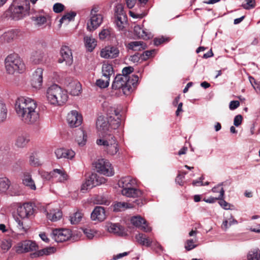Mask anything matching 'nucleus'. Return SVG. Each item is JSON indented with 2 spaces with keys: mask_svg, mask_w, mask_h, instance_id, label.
Instances as JSON below:
<instances>
[{
  "mask_svg": "<svg viewBox=\"0 0 260 260\" xmlns=\"http://www.w3.org/2000/svg\"><path fill=\"white\" fill-rule=\"evenodd\" d=\"M121 191L123 196L127 198H138L142 194V191L132 186L127 188L122 189Z\"/></svg>",
  "mask_w": 260,
  "mask_h": 260,
  "instance_id": "obj_27",
  "label": "nucleus"
},
{
  "mask_svg": "<svg viewBox=\"0 0 260 260\" xmlns=\"http://www.w3.org/2000/svg\"><path fill=\"white\" fill-rule=\"evenodd\" d=\"M66 92H69L74 96L78 95L81 91V85L79 81L71 78H68L64 81Z\"/></svg>",
  "mask_w": 260,
  "mask_h": 260,
  "instance_id": "obj_9",
  "label": "nucleus"
},
{
  "mask_svg": "<svg viewBox=\"0 0 260 260\" xmlns=\"http://www.w3.org/2000/svg\"><path fill=\"white\" fill-rule=\"evenodd\" d=\"M15 110L18 117L26 124H32L39 120L37 104L32 99L25 97L18 98L15 103Z\"/></svg>",
  "mask_w": 260,
  "mask_h": 260,
  "instance_id": "obj_1",
  "label": "nucleus"
},
{
  "mask_svg": "<svg viewBox=\"0 0 260 260\" xmlns=\"http://www.w3.org/2000/svg\"><path fill=\"white\" fill-rule=\"evenodd\" d=\"M5 64L6 71L10 74L21 73L25 70L24 63L16 54L9 55L5 59Z\"/></svg>",
  "mask_w": 260,
  "mask_h": 260,
  "instance_id": "obj_4",
  "label": "nucleus"
},
{
  "mask_svg": "<svg viewBox=\"0 0 260 260\" xmlns=\"http://www.w3.org/2000/svg\"><path fill=\"white\" fill-rule=\"evenodd\" d=\"M106 179L103 177L99 176L96 173H92L86 180L85 183L89 189L93 187L99 185L105 182Z\"/></svg>",
  "mask_w": 260,
  "mask_h": 260,
  "instance_id": "obj_16",
  "label": "nucleus"
},
{
  "mask_svg": "<svg viewBox=\"0 0 260 260\" xmlns=\"http://www.w3.org/2000/svg\"><path fill=\"white\" fill-rule=\"evenodd\" d=\"M115 12L116 16L126 17V15L123 12L122 6L121 4H118L116 6Z\"/></svg>",
  "mask_w": 260,
  "mask_h": 260,
  "instance_id": "obj_56",
  "label": "nucleus"
},
{
  "mask_svg": "<svg viewBox=\"0 0 260 260\" xmlns=\"http://www.w3.org/2000/svg\"><path fill=\"white\" fill-rule=\"evenodd\" d=\"M92 220L102 221L106 218L105 210L104 207L96 206L91 214Z\"/></svg>",
  "mask_w": 260,
  "mask_h": 260,
  "instance_id": "obj_23",
  "label": "nucleus"
},
{
  "mask_svg": "<svg viewBox=\"0 0 260 260\" xmlns=\"http://www.w3.org/2000/svg\"><path fill=\"white\" fill-rule=\"evenodd\" d=\"M76 15V13L75 12L68 13L61 17L59 22L61 24L65 22L66 21L69 22L70 21L74 20Z\"/></svg>",
  "mask_w": 260,
  "mask_h": 260,
  "instance_id": "obj_50",
  "label": "nucleus"
},
{
  "mask_svg": "<svg viewBox=\"0 0 260 260\" xmlns=\"http://www.w3.org/2000/svg\"><path fill=\"white\" fill-rule=\"evenodd\" d=\"M55 154L57 159H72L75 155V152L71 150L65 148H58L55 150Z\"/></svg>",
  "mask_w": 260,
  "mask_h": 260,
  "instance_id": "obj_22",
  "label": "nucleus"
},
{
  "mask_svg": "<svg viewBox=\"0 0 260 260\" xmlns=\"http://www.w3.org/2000/svg\"><path fill=\"white\" fill-rule=\"evenodd\" d=\"M142 204V201L140 199L136 200L133 203L116 202L113 205V211H122L126 209L135 208L137 206H141Z\"/></svg>",
  "mask_w": 260,
  "mask_h": 260,
  "instance_id": "obj_12",
  "label": "nucleus"
},
{
  "mask_svg": "<svg viewBox=\"0 0 260 260\" xmlns=\"http://www.w3.org/2000/svg\"><path fill=\"white\" fill-rule=\"evenodd\" d=\"M67 120L71 127H77L81 124L82 117L77 111L73 110L68 114Z\"/></svg>",
  "mask_w": 260,
  "mask_h": 260,
  "instance_id": "obj_14",
  "label": "nucleus"
},
{
  "mask_svg": "<svg viewBox=\"0 0 260 260\" xmlns=\"http://www.w3.org/2000/svg\"><path fill=\"white\" fill-rule=\"evenodd\" d=\"M85 46L89 52H91L96 46V42L94 38L91 36H85L84 37Z\"/></svg>",
  "mask_w": 260,
  "mask_h": 260,
  "instance_id": "obj_36",
  "label": "nucleus"
},
{
  "mask_svg": "<svg viewBox=\"0 0 260 260\" xmlns=\"http://www.w3.org/2000/svg\"><path fill=\"white\" fill-rule=\"evenodd\" d=\"M96 144L99 146H103L104 150L109 155H114L119 151L118 142L112 134H106L103 139H97Z\"/></svg>",
  "mask_w": 260,
  "mask_h": 260,
  "instance_id": "obj_3",
  "label": "nucleus"
},
{
  "mask_svg": "<svg viewBox=\"0 0 260 260\" xmlns=\"http://www.w3.org/2000/svg\"><path fill=\"white\" fill-rule=\"evenodd\" d=\"M47 209L49 212H47V217L51 221H56L62 217V212L59 209H50V205L48 206Z\"/></svg>",
  "mask_w": 260,
  "mask_h": 260,
  "instance_id": "obj_26",
  "label": "nucleus"
},
{
  "mask_svg": "<svg viewBox=\"0 0 260 260\" xmlns=\"http://www.w3.org/2000/svg\"><path fill=\"white\" fill-rule=\"evenodd\" d=\"M126 18V17L116 16L115 23L119 30L123 29L124 27V22L125 21Z\"/></svg>",
  "mask_w": 260,
  "mask_h": 260,
  "instance_id": "obj_53",
  "label": "nucleus"
},
{
  "mask_svg": "<svg viewBox=\"0 0 260 260\" xmlns=\"http://www.w3.org/2000/svg\"><path fill=\"white\" fill-rule=\"evenodd\" d=\"M22 183L23 185L31 190H35L36 189L35 181L31 177V175L28 172H25L23 174Z\"/></svg>",
  "mask_w": 260,
  "mask_h": 260,
  "instance_id": "obj_28",
  "label": "nucleus"
},
{
  "mask_svg": "<svg viewBox=\"0 0 260 260\" xmlns=\"http://www.w3.org/2000/svg\"><path fill=\"white\" fill-rule=\"evenodd\" d=\"M76 141L79 146H84L86 142L87 136L83 129H79L76 132Z\"/></svg>",
  "mask_w": 260,
  "mask_h": 260,
  "instance_id": "obj_41",
  "label": "nucleus"
},
{
  "mask_svg": "<svg viewBox=\"0 0 260 260\" xmlns=\"http://www.w3.org/2000/svg\"><path fill=\"white\" fill-rule=\"evenodd\" d=\"M43 56L41 51H36L32 55V60L35 63H40L43 61Z\"/></svg>",
  "mask_w": 260,
  "mask_h": 260,
  "instance_id": "obj_54",
  "label": "nucleus"
},
{
  "mask_svg": "<svg viewBox=\"0 0 260 260\" xmlns=\"http://www.w3.org/2000/svg\"><path fill=\"white\" fill-rule=\"evenodd\" d=\"M240 106V102L238 101H232L229 105V108L231 110L237 109Z\"/></svg>",
  "mask_w": 260,
  "mask_h": 260,
  "instance_id": "obj_62",
  "label": "nucleus"
},
{
  "mask_svg": "<svg viewBox=\"0 0 260 260\" xmlns=\"http://www.w3.org/2000/svg\"><path fill=\"white\" fill-rule=\"evenodd\" d=\"M224 190L223 188H221L220 190V194L217 197V199L219 200L218 203L220 206L225 210L230 209L231 204L226 202L224 199Z\"/></svg>",
  "mask_w": 260,
  "mask_h": 260,
  "instance_id": "obj_44",
  "label": "nucleus"
},
{
  "mask_svg": "<svg viewBox=\"0 0 260 260\" xmlns=\"http://www.w3.org/2000/svg\"><path fill=\"white\" fill-rule=\"evenodd\" d=\"M95 167L98 172L107 176H112L114 175V171L111 167L110 162L105 159H98L95 162Z\"/></svg>",
  "mask_w": 260,
  "mask_h": 260,
  "instance_id": "obj_8",
  "label": "nucleus"
},
{
  "mask_svg": "<svg viewBox=\"0 0 260 260\" xmlns=\"http://www.w3.org/2000/svg\"><path fill=\"white\" fill-rule=\"evenodd\" d=\"M242 116L241 115H236L234 120V124L236 126H239L242 122Z\"/></svg>",
  "mask_w": 260,
  "mask_h": 260,
  "instance_id": "obj_63",
  "label": "nucleus"
},
{
  "mask_svg": "<svg viewBox=\"0 0 260 260\" xmlns=\"http://www.w3.org/2000/svg\"><path fill=\"white\" fill-rule=\"evenodd\" d=\"M238 221L231 215L229 218H224L221 225V229L226 231L232 225L236 224Z\"/></svg>",
  "mask_w": 260,
  "mask_h": 260,
  "instance_id": "obj_39",
  "label": "nucleus"
},
{
  "mask_svg": "<svg viewBox=\"0 0 260 260\" xmlns=\"http://www.w3.org/2000/svg\"><path fill=\"white\" fill-rule=\"evenodd\" d=\"M83 217V214L80 212H75L70 216L71 223L72 224H77L80 222Z\"/></svg>",
  "mask_w": 260,
  "mask_h": 260,
  "instance_id": "obj_49",
  "label": "nucleus"
},
{
  "mask_svg": "<svg viewBox=\"0 0 260 260\" xmlns=\"http://www.w3.org/2000/svg\"><path fill=\"white\" fill-rule=\"evenodd\" d=\"M110 34V32L108 29H103L99 33V37L100 39L103 40Z\"/></svg>",
  "mask_w": 260,
  "mask_h": 260,
  "instance_id": "obj_64",
  "label": "nucleus"
},
{
  "mask_svg": "<svg viewBox=\"0 0 260 260\" xmlns=\"http://www.w3.org/2000/svg\"><path fill=\"white\" fill-rule=\"evenodd\" d=\"M29 141V137L27 133H19L16 137L15 145L18 148H23L27 146Z\"/></svg>",
  "mask_w": 260,
  "mask_h": 260,
  "instance_id": "obj_21",
  "label": "nucleus"
},
{
  "mask_svg": "<svg viewBox=\"0 0 260 260\" xmlns=\"http://www.w3.org/2000/svg\"><path fill=\"white\" fill-rule=\"evenodd\" d=\"M94 202L96 204H103L108 205L109 201L107 198L104 195H98L95 197Z\"/></svg>",
  "mask_w": 260,
  "mask_h": 260,
  "instance_id": "obj_51",
  "label": "nucleus"
},
{
  "mask_svg": "<svg viewBox=\"0 0 260 260\" xmlns=\"http://www.w3.org/2000/svg\"><path fill=\"white\" fill-rule=\"evenodd\" d=\"M64 6L61 3H56L53 5V9L54 12L59 13L64 9Z\"/></svg>",
  "mask_w": 260,
  "mask_h": 260,
  "instance_id": "obj_59",
  "label": "nucleus"
},
{
  "mask_svg": "<svg viewBox=\"0 0 260 260\" xmlns=\"http://www.w3.org/2000/svg\"><path fill=\"white\" fill-rule=\"evenodd\" d=\"M11 181L6 177H0V194H5L10 188Z\"/></svg>",
  "mask_w": 260,
  "mask_h": 260,
  "instance_id": "obj_33",
  "label": "nucleus"
},
{
  "mask_svg": "<svg viewBox=\"0 0 260 260\" xmlns=\"http://www.w3.org/2000/svg\"><path fill=\"white\" fill-rule=\"evenodd\" d=\"M246 3L242 4L243 8L246 10H249L254 8L255 1L254 0H246Z\"/></svg>",
  "mask_w": 260,
  "mask_h": 260,
  "instance_id": "obj_57",
  "label": "nucleus"
},
{
  "mask_svg": "<svg viewBox=\"0 0 260 260\" xmlns=\"http://www.w3.org/2000/svg\"><path fill=\"white\" fill-rule=\"evenodd\" d=\"M56 249L54 247H47L31 254V257L34 258L44 255H49L54 253Z\"/></svg>",
  "mask_w": 260,
  "mask_h": 260,
  "instance_id": "obj_34",
  "label": "nucleus"
},
{
  "mask_svg": "<svg viewBox=\"0 0 260 260\" xmlns=\"http://www.w3.org/2000/svg\"><path fill=\"white\" fill-rule=\"evenodd\" d=\"M43 72L42 68H38L33 73L31 79V84L34 88H40L43 82Z\"/></svg>",
  "mask_w": 260,
  "mask_h": 260,
  "instance_id": "obj_17",
  "label": "nucleus"
},
{
  "mask_svg": "<svg viewBox=\"0 0 260 260\" xmlns=\"http://www.w3.org/2000/svg\"><path fill=\"white\" fill-rule=\"evenodd\" d=\"M29 161L30 165L32 166L36 167L41 165V162L36 152L31 153L29 156Z\"/></svg>",
  "mask_w": 260,
  "mask_h": 260,
  "instance_id": "obj_46",
  "label": "nucleus"
},
{
  "mask_svg": "<svg viewBox=\"0 0 260 260\" xmlns=\"http://www.w3.org/2000/svg\"><path fill=\"white\" fill-rule=\"evenodd\" d=\"M127 47L131 50L140 51L145 49L146 45L143 41H133L128 44Z\"/></svg>",
  "mask_w": 260,
  "mask_h": 260,
  "instance_id": "obj_40",
  "label": "nucleus"
},
{
  "mask_svg": "<svg viewBox=\"0 0 260 260\" xmlns=\"http://www.w3.org/2000/svg\"><path fill=\"white\" fill-rule=\"evenodd\" d=\"M20 246L19 249L21 252H27L30 251H36L38 249L37 244L31 241H25L22 242Z\"/></svg>",
  "mask_w": 260,
  "mask_h": 260,
  "instance_id": "obj_25",
  "label": "nucleus"
},
{
  "mask_svg": "<svg viewBox=\"0 0 260 260\" xmlns=\"http://www.w3.org/2000/svg\"><path fill=\"white\" fill-rule=\"evenodd\" d=\"M114 74L113 67L109 63H104L102 66L103 76L110 79L111 76Z\"/></svg>",
  "mask_w": 260,
  "mask_h": 260,
  "instance_id": "obj_43",
  "label": "nucleus"
},
{
  "mask_svg": "<svg viewBox=\"0 0 260 260\" xmlns=\"http://www.w3.org/2000/svg\"><path fill=\"white\" fill-rule=\"evenodd\" d=\"M135 183V180H133L131 177L126 176L122 178L118 181V184L120 187L124 189L132 187Z\"/></svg>",
  "mask_w": 260,
  "mask_h": 260,
  "instance_id": "obj_32",
  "label": "nucleus"
},
{
  "mask_svg": "<svg viewBox=\"0 0 260 260\" xmlns=\"http://www.w3.org/2000/svg\"><path fill=\"white\" fill-rule=\"evenodd\" d=\"M107 231L111 233L123 236L125 234L124 229L119 223H107L105 226Z\"/></svg>",
  "mask_w": 260,
  "mask_h": 260,
  "instance_id": "obj_24",
  "label": "nucleus"
},
{
  "mask_svg": "<svg viewBox=\"0 0 260 260\" xmlns=\"http://www.w3.org/2000/svg\"><path fill=\"white\" fill-rule=\"evenodd\" d=\"M127 77L118 74L115 77L112 84V88L114 90L121 89L124 95H128L132 91V87L127 85Z\"/></svg>",
  "mask_w": 260,
  "mask_h": 260,
  "instance_id": "obj_6",
  "label": "nucleus"
},
{
  "mask_svg": "<svg viewBox=\"0 0 260 260\" xmlns=\"http://www.w3.org/2000/svg\"><path fill=\"white\" fill-rule=\"evenodd\" d=\"M51 174L52 177L56 178L59 182H64L68 179V176L62 169H54Z\"/></svg>",
  "mask_w": 260,
  "mask_h": 260,
  "instance_id": "obj_31",
  "label": "nucleus"
},
{
  "mask_svg": "<svg viewBox=\"0 0 260 260\" xmlns=\"http://www.w3.org/2000/svg\"><path fill=\"white\" fill-rule=\"evenodd\" d=\"M131 222L134 226L145 232H149L151 231V228L147 225L146 221L140 216L133 217L131 218Z\"/></svg>",
  "mask_w": 260,
  "mask_h": 260,
  "instance_id": "obj_18",
  "label": "nucleus"
},
{
  "mask_svg": "<svg viewBox=\"0 0 260 260\" xmlns=\"http://www.w3.org/2000/svg\"><path fill=\"white\" fill-rule=\"evenodd\" d=\"M120 115L116 117L110 115L108 119V123L111 128L116 129L119 127L120 124Z\"/></svg>",
  "mask_w": 260,
  "mask_h": 260,
  "instance_id": "obj_37",
  "label": "nucleus"
},
{
  "mask_svg": "<svg viewBox=\"0 0 260 260\" xmlns=\"http://www.w3.org/2000/svg\"><path fill=\"white\" fill-rule=\"evenodd\" d=\"M197 233V231L192 230L189 233V236L190 237H195L194 239L187 240L185 244V248L186 250L189 251L197 247V245L194 244L197 242L198 239L196 237Z\"/></svg>",
  "mask_w": 260,
  "mask_h": 260,
  "instance_id": "obj_30",
  "label": "nucleus"
},
{
  "mask_svg": "<svg viewBox=\"0 0 260 260\" xmlns=\"http://www.w3.org/2000/svg\"><path fill=\"white\" fill-rule=\"evenodd\" d=\"M99 7L94 6L90 12V22L87 23V28L89 31L96 29L102 23L103 16L99 14Z\"/></svg>",
  "mask_w": 260,
  "mask_h": 260,
  "instance_id": "obj_7",
  "label": "nucleus"
},
{
  "mask_svg": "<svg viewBox=\"0 0 260 260\" xmlns=\"http://www.w3.org/2000/svg\"><path fill=\"white\" fill-rule=\"evenodd\" d=\"M71 236V232L68 229H54L51 234V238L56 242L68 240Z\"/></svg>",
  "mask_w": 260,
  "mask_h": 260,
  "instance_id": "obj_10",
  "label": "nucleus"
},
{
  "mask_svg": "<svg viewBox=\"0 0 260 260\" xmlns=\"http://www.w3.org/2000/svg\"><path fill=\"white\" fill-rule=\"evenodd\" d=\"M134 31L138 37L143 39H149L151 37V34L148 30L141 28L140 26H135Z\"/></svg>",
  "mask_w": 260,
  "mask_h": 260,
  "instance_id": "obj_35",
  "label": "nucleus"
},
{
  "mask_svg": "<svg viewBox=\"0 0 260 260\" xmlns=\"http://www.w3.org/2000/svg\"><path fill=\"white\" fill-rule=\"evenodd\" d=\"M137 242L142 246L150 247L153 243L152 239L142 233H139L135 236Z\"/></svg>",
  "mask_w": 260,
  "mask_h": 260,
  "instance_id": "obj_29",
  "label": "nucleus"
},
{
  "mask_svg": "<svg viewBox=\"0 0 260 260\" xmlns=\"http://www.w3.org/2000/svg\"><path fill=\"white\" fill-rule=\"evenodd\" d=\"M139 78L137 75H132L131 76L127 77V85H129L132 89L135 88L138 84Z\"/></svg>",
  "mask_w": 260,
  "mask_h": 260,
  "instance_id": "obj_47",
  "label": "nucleus"
},
{
  "mask_svg": "<svg viewBox=\"0 0 260 260\" xmlns=\"http://www.w3.org/2000/svg\"><path fill=\"white\" fill-rule=\"evenodd\" d=\"M96 125L98 129L100 131H103L104 133L106 132L109 126L108 121H106L103 116H100L98 118Z\"/></svg>",
  "mask_w": 260,
  "mask_h": 260,
  "instance_id": "obj_42",
  "label": "nucleus"
},
{
  "mask_svg": "<svg viewBox=\"0 0 260 260\" xmlns=\"http://www.w3.org/2000/svg\"><path fill=\"white\" fill-rule=\"evenodd\" d=\"M8 109L6 105L2 101H0V123L4 122L7 119Z\"/></svg>",
  "mask_w": 260,
  "mask_h": 260,
  "instance_id": "obj_45",
  "label": "nucleus"
},
{
  "mask_svg": "<svg viewBox=\"0 0 260 260\" xmlns=\"http://www.w3.org/2000/svg\"><path fill=\"white\" fill-rule=\"evenodd\" d=\"M109 104L107 102H104L102 106L107 112V116L109 117L110 115H113V116L116 117L118 116H120L119 111L117 110L115 107H109Z\"/></svg>",
  "mask_w": 260,
  "mask_h": 260,
  "instance_id": "obj_38",
  "label": "nucleus"
},
{
  "mask_svg": "<svg viewBox=\"0 0 260 260\" xmlns=\"http://www.w3.org/2000/svg\"><path fill=\"white\" fill-rule=\"evenodd\" d=\"M19 31L17 29H11L5 32L0 36V43H10L17 38Z\"/></svg>",
  "mask_w": 260,
  "mask_h": 260,
  "instance_id": "obj_19",
  "label": "nucleus"
},
{
  "mask_svg": "<svg viewBox=\"0 0 260 260\" xmlns=\"http://www.w3.org/2000/svg\"><path fill=\"white\" fill-rule=\"evenodd\" d=\"M47 15L46 16H39L36 17H32L31 19L32 21H36V24L37 26H40L45 24L47 21Z\"/></svg>",
  "mask_w": 260,
  "mask_h": 260,
  "instance_id": "obj_52",
  "label": "nucleus"
},
{
  "mask_svg": "<svg viewBox=\"0 0 260 260\" xmlns=\"http://www.w3.org/2000/svg\"><path fill=\"white\" fill-rule=\"evenodd\" d=\"M109 81L110 79L109 78H106L105 80L100 79L96 80V85L101 88H104L109 86Z\"/></svg>",
  "mask_w": 260,
  "mask_h": 260,
  "instance_id": "obj_55",
  "label": "nucleus"
},
{
  "mask_svg": "<svg viewBox=\"0 0 260 260\" xmlns=\"http://www.w3.org/2000/svg\"><path fill=\"white\" fill-rule=\"evenodd\" d=\"M106 179L103 177L99 176L96 173H92L86 180L85 183L89 189L93 187L99 185L105 182Z\"/></svg>",
  "mask_w": 260,
  "mask_h": 260,
  "instance_id": "obj_15",
  "label": "nucleus"
},
{
  "mask_svg": "<svg viewBox=\"0 0 260 260\" xmlns=\"http://www.w3.org/2000/svg\"><path fill=\"white\" fill-rule=\"evenodd\" d=\"M61 57L58 59L59 63L65 62L66 64L70 66L73 61V58L71 50L67 46H63L60 49Z\"/></svg>",
  "mask_w": 260,
  "mask_h": 260,
  "instance_id": "obj_13",
  "label": "nucleus"
},
{
  "mask_svg": "<svg viewBox=\"0 0 260 260\" xmlns=\"http://www.w3.org/2000/svg\"><path fill=\"white\" fill-rule=\"evenodd\" d=\"M16 222L17 223V228L25 232H27V231L28 230L29 227L28 226H24L23 225V222L22 221V220L18 218H17L16 219Z\"/></svg>",
  "mask_w": 260,
  "mask_h": 260,
  "instance_id": "obj_58",
  "label": "nucleus"
},
{
  "mask_svg": "<svg viewBox=\"0 0 260 260\" xmlns=\"http://www.w3.org/2000/svg\"><path fill=\"white\" fill-rule=\"evenodd\" d=\"M248 260H259L260 251L258 249H253L249 252L247 255Z\"/></svg>",
  "mask_w": 260,
  "mask_h": 260,
  "instance_id": "obj_48",
  "label": "nucleus"
},
{
  "mask_svg": "<svg viewBox=\"0 0 260 260\" xmlns=\"http://www.w3.org/2000/svg\"><path fill=\"white\" fill-rule=\"evenodd\" d=\"M119 53L118 49L113 46H108L101 51V57L105 58H114L118 56Z\"/></svg>",
  "mask_w": 260,
  "mask_h": 260,
  "instance_id": "obj_20",
  "label": "nucleus"
},
{
  "mask_svg": "<svg viewBox=\"0 0 260 260\" xmlns=\"http://www.w3.org/2000/svg\"><path fill=\"white\" fill-rule=\"evenodd\" d=\"M46 97L48 102L54 106L63 105L68 98L66 91L57 84H53L48 88Z\"/></svg>",
  "mask_w": 260,
  "mask_h": 260,
  "instance_id": "obj_2",
  "label": "nucleus"
},
{
  "mask_svg": "<svg viewBox=\"0 0 260 260\" xmlns=\"http://www.w3.org/2000/svg\"><path fill=\"white\" fill-rule=\"evenodd\" d=\"M11 247V243L8 240L3 241L1 243V248L4 250H8Z\"/></svg>",
  "mask_w": 260,
  "mask_h": 260,
  "instance_id": "obj_61",
  "label": "nucleus"
},
{
  "mask_svg": "<svg viewBox=\"0 0 260 260\" xmlns=\"http://www.w3.org/2000/svg\"><path fill=\"white\" fill-rule=\"evenodd\" d=\"M18 216L22 219L29 218L34 213V205L31 203H25L17 209Z\"/></svg>",
  "mask_w": 260,
  "mask_h": 260,
  "instance_id": "obj_11",
  "label": "nucleus"
},
{
  "mask_svg": "<svg viewBox=\"0 0 260 260\" xmlns=\"http://www.w3.org/2000/svg\"><path fill=\"white\" fill-rule=\"evenodd\" d=\"M29 3L25 2V5L13 4L11 6L7 13L9 16L14 20H18L29 15Z\"/></svg>",
  "mask_w": 260,
  "mask_h": 260,
  "instance_id": "obj_5",
  "label": "nucleus"
},
{
  "mask_svg": "<svg viewBox=\"0 0 260 260\" xmlns=\"http://www.w3.org/2000/svg\"><path fill=\"white\" fill-rule=\"evenodd\" d=\"M134 71V69L132 67H127L123 69L122 71V74L124 76L129 77V75L132 73Z\"/></svg>",
  "mask_w": 260,
  "mask_h": 260,
  "instance_id": "obj_60",
  "label": "nucleus"
}]
</instances>
